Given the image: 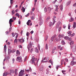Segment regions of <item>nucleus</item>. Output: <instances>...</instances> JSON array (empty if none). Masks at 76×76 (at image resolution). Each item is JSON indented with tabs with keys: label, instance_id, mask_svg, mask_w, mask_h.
Listing matches in <instances>:
<instances>
[{
	"label": "nucleus",
	"instance_id": "24",
	"mask_svg": "<svg viewBox=\"0 0 76 76\" xmlns=\"http://www.w3.org/2000/svg\"><path fill=\"white\" fill-rule=\"evenodd\" d=\"M63 6L61 5L60 6V9L61 11H62V10H63Z\"/></svg>",
	"mask_w": 76,
	"mask_h": 76
},
{
	"label": "nucleus",
	"instance_id": "1",
	"mask_svg": "<svg viewBox=\"0 0 76 76\" xmlns=\"http://www.w3.org/2000/svg\"><path fill=\"white\" fill-rule=\"evenodd\" d=\"M37 58L32 57L30 61V63H31V64H33L34 63L35 64V61H37Z\"/></svg>",
	"mask_w": 76,
	"mask_h": 76
},
{
	"label": "nucleus",
	"instance_id": "60",
	"mask_svg": "<svg viewBox=\"0 0 76 76\" xmlns=\"http://www.w3.org/2000/svg\"><path fill=\"white\" fill-rule=\"evenodd\" d=\"M62 72L63 73L64 75H66V73H65V72H64V71H62Z\"/></svg>",
	"mask_w": 76,
	"mask_h": 76
},
{
	"label": "nucleus",
	"instance_id": "5",
	"mask_svg": "<svg viewBox=\"0 0 76 76\" xmlns=\"http://www.w3.org/2000/svg\"><path fill=\"white\" fill-rule=\"evenodd\" d=\"M25 72V70H22L19 72V76H23V75H24V73H23Z\"/></svg>",
	"mask_w": 76,
	"mask_h": 76
},
{
	"label": "nucleus",
	"instance_id": "13",
	"mask_svg": "<svg viewBox=\"0 0 76 76\" xmlns=\"http://www.w3.org/2000/svg\"><path fill=\"white\" fill-rule=\"evenodd\" d=\"M56 37V35H54L53 36H52L51 37V40H52V41H53L54 40V38H55V37Z\"/></svg>",
	"mask_w": 76,
	"mask_h": 76
},
{
	"label": "nucleus",
	"instance_id": "28",
	"mask_svg": "<svg viewBox=\"0 0 76 76\" xmlns=\"http://www.w3.org/2000/svg\"><path fill=\"white\" fill-rule=\"evenodd\" d=\"M11 12H12V15H14V14H15V10H12V11Z\"/></svg>",
	"mask_w": 76,
	"mask_h": 76
},
{
	"label": "nucleus",
	"instance_id": "16",
	"mask_svg": "<svg viewBox=\"0 0 76 76\" xmlns=\"http://www.w3.org/2000/svg\"><path fill=\"white\" fill-rule=\"evenodd\" d=\"M48 12L50 13V11H51V9H53V8H51L50 7H48Z\"/></svg>",
	"mask_w": 76,
	"mask_h": 76
},
{
	"label": "nucleus",
	"instance_id": "22",
	"mask_svg": "<svg viewBox=\"0 0 76 76\" xmlns=\"http://www.w3.org/2000/svg\"><path fill=\"white\" fill-rule=\"evenodd\" d=\"M55 6L56 7V9L55 10V11H56V12H57L58 9V6L57 5H55Z\"/></svg>",
	"mask_w": 76,
	"mask_h": 76
},
{
	"label": "nucleus",
	"instance_id": "29",
	"mask_svg": "<svg viewBox=\"0 0 76 76\" xmlns=\"http://www.w3.org/2000/svg\"><path fill=\"white\" fill-rule=\"evenodd\" d=\"M49 19H50V17H47V19L46 20V22H47V21H48V20Z\"/></svg>",
	"mask_w": 76,
	"mask_h": 76
},
{
	"label": "nucleus",
	"instance_id": "11",
	"mask_svg": "<svg viewBox=\"0 0 76 76\" xmlns=\"http://www.w3.org/2000/svg\"><path fill=\"white\" fill-rule=\"evenodd\" d=\"M54 18L53 19V24L55 23V22H56V21L55 20H56L55 18H56V16H53Z\"/></svg>",
	"mask_w": 76,
	"mask_h": 76
},
{
	"label": "nucleus",
	"instance_id": "4",
	"mask_svg": "<svg viewBox=\"0 0 76 76\" xmlns=\"http://www.w3.org/2000/svg\"><path fill=\"white\" fill-rule=\"evenodd\" d=\"M16 61H19V62H22V56L18 57L17 58Z\"/></svg>",
	"mask_w": 76,
	"mask_h": 76
},
{
	"label": "nucleus",
	"instance_id": "49",
	"mask_svg": "<svg viewBox=\"0 0 76 76\" xmlns=\"http://www.w3.org/2000/svg\"><path fill=\"white\" fill-rule=\"evenodd\" d=\"M42 62H43V63H46V62H47V61H44V60H42Z\"/></svg>",
	"mask_w": 76,
	"mask_h": 76
},
{
	"label": "nucleus",
	"instance_id": "39",
	"mask_svg": "<svg viewBox=\"0 0 76 76\" xmlns=\"http://www.w3.org/2000/svg\"><path fill=\"white\" fill-rule=\"evenodd\" d=\"M64 38L65 39H69V37H67V36H65L64 37Z\"/></svg>",
	"mask_w": 76,
	"mask_h": 76
},
{
	"label": "nucleus",
	"instance_id": "27",
	"mask_svg": "<svg viewBox=\"0 0 76 76\" xmlns=\"http://www.w3.org/2000/svg\"><path fill=\"white\" fill-rule=\"evenodd\" d=\"M21 10H22L23 12H25V9L23 7Z\"/></svg>",
	"mask_w": 76,
	"mask_h": 76
},
{
	"label": "nucleus",
	"instance_id": "25",
	"mask_svg": "<svg viewBox=\"0 0 76 76\" xmlns=\"http://www.w3.org/2000/svg\"><path fill=\"white\" fill-rule=\"evenodd\" d=\"M71 33H72V31H68V34H69V36H71V35H72V34Z\"/></svg>",
	"mask_w": 76,
	"mask_h": 76
},
{
	"label": "nucleus",
	"instance_id": "31",
	"mask_svg": "<svg viewBox=\"0 0 76 76\" xmlns=\"http://www.w3.org/2000/svg\"><path fill=\"white\" fill-rule=\"evenodd\" d=\"M55 50H56V48H54L53 50L52 53H54V51Z\"/></svg>",
	"mask_w": 76,
	"mask_h": 76
},
{
	"label": "nucleus",
	"instance_id": "37",
	"mask_svg": "<svg viewBox=\"0 0 76 76\" xmlns=\"http://www.w3.org/2000/svg\"><path fill=\"white\" fill-rule=\"evenodd\" d=\"M34 51V48H32L30 50V53H32Z\"/></svg>",
	"mask_w": 76,
	"mask_h": 76
},
{
	"label": "nucleus",
	"instance_id": "36",
	"mask_svg": "<svg viewBox=\"0 0 76 76\" xmlns=\"http://www.w3.org/2000/svg\"><path fill=\"white\" fill-rule=\"evenodd\" d=\"M61 43L62 45H64L65 44V43L64 42V40H62Z\"/></svg>",
	"mask_w": 76,
	"mask_h": 76
},
{
	"label": "nucleus",
	"instance_id": "51",
	"mask_svg": "<svg viewBox=\"0 0 76 76\" xmlns=\"http://www.w3.org/2000/svg\"><path fill=\"white\" fill-rule=\"evenodd\" d=\"M34 19H35V17H34L33 16H32L31 17V20H34Z\"/></svg>",
	"mask_w": 76,
	"mask_h": 76
},
{
	"label": "nucleus",
	"instance_id": "7",
	"mask_svg": "<svg viewBox=\"0 0 76 76\" xmlns=\"http://www.w3.org/2000/svg\"><path fill=\"white\" fill-rule=\"evenodd\" d=\"M16 52V50L15 49H12V50L10 49L8 50V53H13Z\"/></svg>",
	"mask_w": 76,
	"mask_h": 76
},
{
	"label": "nucleus",
	"instance_id": "55",
	"mask_svg": "<svg viewBox=\"0 0 76 76\" xmlns=\"http://www.w3.org/2000/svg\"><path fill=\"white\" fill-rule=\"evenodd\" d=\"M12 35L13 37H15V34L14 33H12Z\"/></svg>",
	"mask_w": 76,
	"mask_h": 76
},
{
	"label": "nucleus",
	"instance_id": "56",
	"mask_svg": "<svg viewBox=\"0 0 76 76\" xmlns=\"http://www.w3.org/2000/svg\"><path fill=\"white\" fill-rule=\"evenodd\" d=\"M12 18L14 20H16V17H13Z\"/></svg>",
	"mask_w": 76,
	"mask_h": 76
},
{
	"label": "nucleus",
	"instance_id": "57",
	"mask_svg": "<svg viewBox=\"0 0 76 76\" xmlns=\"http://www.w3.org/2000/svg\"><path fill=\"white\" fill-rule=\"evenodd\" d=\"M66 25H63V28H64V29H65L66 28Z\"/></svg>",
	"mask_w": 76,
	"mask_h": 76
},
{
	"label": "nucleus",
	"instance_id": "9",
	"mask_svg": "<svg viewBox=\"0 0 76 76\" xmlns=\"http://www.w3.org/2000/svg\"><path fill=\"white\" fill-rule=\"evenodd\" d=\"M13 21H14V20H12V18H11L10 20L9 21V23L10 25H11V24H12V22H13Z\"/></svg>",
	"mask_w": 76,
	"mask_h": 76
},
{
	"label": "nucleus",
	"instance_id": "46",
	"mask_svg": "<svg viewBox=\"0 0 76 76\" xmlns=\"http://www.w3.org/2000/svg\"><path fill=\"white\" fill-rule=\"evenodd\" d=\"M75 33H73L72 34H71V37H73V36H75Z\"/></svg>",
	"mask_w": 76,
	"mask_h": 76
},
{
	"label": "nucleus",
	"instance_id": "20",
	"mask_svg": "<svg viewBox=\"0 0 76 76\" xmlns=\"http://www.w3.org/2000/svg\"><path fill=\"white\" fill-rule=\"evenodd\" d=\"M35 52L37 53H39V51H38V49H37V48H36L35 49Z\"/></svg>",
	"mask_w": 76,
	"mask_h": 76
},
{
	"label": "nucleus",
	"instance_id": "43",
	"mask_svg": "<svg viewBox=\"0 0 76 76\" xmlns=\"http://www.w3.org/2000/svg\"><path fill=\"white\" fill-rule=\"evenodd\" d=\"M64 62V60H62L61 61V65H63V62Z\"/></svg>",
	"mask_w": 76,
	"mask_h": 76
},
{
	"label": "nucleus",
	"instance_id": "8",
	"mask_svg": "<svg viewBox=\"0 0 76 76\" xmlns=\"http://www.w3.org/2000/svg\"><path fill=\"white\" fill-rule=\"evenodd\" d=\"M10 74L11 75L12 73L13 74H14L15 72L14 71V70L12 69L10 70Z\"/></svg>",
	"mask_w": 76,
	"mask_h": 76
},
{
	"label": "nucleus",
	"instance_id": "53",
	"mask_svg": "<svg viewBox=\"0 0 76 76\" xmlns=\"http://www.w3.org/2000/svg\"><path fill=\"white\" fill-rule=\"evenodd\" d=\"M29 70L30 72H31L32 71V69H31V67H29Z\"/></svg>",
	"mask_w": 76,
	"mask_h": 76
},
{
	"label": "nucleus",
	"instance_id": "17",
	"mask_svg": "<svg viewBox=\"0 0 76 76\" xmlns=\"http://www.w3.org/2000/svg\"><path fill=\"white\" fill-rule=\"evenodd\" d=\"M59 40L58 39V37L56 38L55 39V41L56 42H58V41H59Z\"/></svg>",
	"mask_w": 76,
	"mask_h": 76
},
{
	"label": "nucleus",
	"instance_id": "50",
	"mask_svg": "<svg viewBox=\"0 0 76 76\" xmlns=\"http://www.w3.org/2000/svg\"><path fill=\"white\" fill-rule=\"evenodd\" d=\"M61 27H60L58 28V31H61Z\"/></svg>",
	"mask_w": 76,
	"mask_h": 76
},
{
	"label": "nucleus",
	"instance_id": "58",
	"mask_svg": "<svg viewBox=\"0 0 76 76\" xmlns=\"http://www.w3.org/2000/svg\"><path fill=\"white\" fill-rule=\"evenodd\" d=\"M26 58H27V57H26L24 58V61H26Z\"/></svg>",
	"mask_w": 76,
	"mask_h": 76
},
{
	"label": "nucleus",
	"instance_id": "21",
	"mask_svg": "<svg viewBox=\"0 0 76 76\" xmlns=\"http://www.w3.org/2000/svg\"><path fill=\"white\" fill-rule=\"evenodd\" d=\"M60 37H61V35L60 34H59L58 37V40H59V41H60V40H61V38Z\"/></svg>",
	"mask_w": 76,
	"mask_h": 76
},
{
	"label": "nucleus",
	"instance_id": "10",
	"mask_svg": "<svg viewBox=\"0 0 76 76\" xmlns=\"http://www.w3.org/2000/svg\"><path fill=\"white\" fill-rule=\"evenodd\" d=\"M16 56H19L20 55V52L19 51V50H17L16 51Z\"/></svg>",
	"mask_w": 76,
	"mask_h": 76
},
{
	"label": "nucleus",
	"instance_id": "62",
	"mask_svg": "<svg viewBox=\"0 0 76 76\" xmlns=\"http://www.w3.org/2000/svg\"><path fill=\"white\" fill-rule=\"evenodd\" d=\"M12 30V27H11V28H9V32H10Z\"/></svg>",
	"mask_w": 76,
	"mask_h": 76
},
{
	"label": "nucleus",
	"instance_id": "42",
	"mask_svg": "<svg viewBox=\"0 0 76 76\" xmlns=\"http://www.w3.org/2000/svg\"><path fill=\"white\" fill-rule=\"evenodd\" d=\"M25 71L27 72L28 73L30 71H29V69H25Z\"/></svg>",
	"mask_w": 76,
	"mask_h": 76
},
{
	"label": "nucleus",
	"instance_id": "38",
	"mask_svg": "<svg viewBox=\"0 0 76 76\" xmlns=\"http://www.w3.org/2000/svg\"><path fill=\"white\" fill-rule=\"evenodd\" d=\"M48 38V35H46L45 40L47 41Z\"/></svg>",
	"mask_w": 76,
	"mask_h": 76
},
{
	"label": "nucleus",
	"instance_id": "15",
	"mask_svg": "<svg viewBox=\"0 0 76 76\" xmlns=\"http://www.w3.org/2000/svg\"><path fill=\"white\" fill-rule=\"evenodd\" d=\"M76 23L75 22H74V24L73 25V29H75V28H76Z\"/></svg>",
	"mask_w": 76,
	"mask_h": 76
},
{
	"label": "nucleus",
	"instance_id": "47",
	"mask_svg": "<svg viewBox=\"0 0 76 76\" xmlns=\"http://www.w3.org/2000/svg\"><path fill=\"white\" fill-rule=\"evenodd\" d=\"M15 42V43H17L18 42V41H17V39H15L14 40Z\"/></svg>",
	"mask_w": 76,
	"mask_h": 76
},
{
	"label": "nucleus",
	"instance_id": "2",
	"mask_svg": "<svg viewBox=\"0 0 76 76\" xmlns=\"http://www.w3.org/2000/svg\"><path fill=\"white\" fill-rule=\"evenodd\" d=\"M71 48H73L72 51L73 52H76V45H72L71 46Z\"/></svg>",
	"mask_w": 76,
	"mask_h": 76
},
{
	"label": "nucleus",
	"instance_id": "45",
	"mask_svg": "<svg viewBox=\"0 0 76 76\" xmlns=\"http://www.w3.org/2000/svg\"><path fill=\"white\" fill-rule=\"evenodd\" d=\"M68 28L69 29H70V24H68Z\"/></svg>",
	"mask_w": 76,
	"mask_h": 76
},
{
	"label": "nucleus",
	"instance_id": "63",
	"mask_svg": "<svg viewBox=\"0 0 76 76\" xmlns=\"http://www.w3.org/2000/svg\"><path fill=\"white\" fill-rule=\"evenodd\" d=\"M73 6H74V7L75 6H76V3H75L73 5Z\"/></svg>",
	"mask_w": 76,
	"mask_h": 76
},
{
	"label": "nucleus",
	"instance_id": "54",
	"mask_svg": "<svg viewBox=\"0 0 76 76\" xmlns=\"http://www.w3.org/2000/svg\"><path fill=\"white\" fill-rule=\"evenodd\" d=\"M10 58V57L9 56H7V60H9Z\"/></svg>",
	"mask_w": 76,
	"mask_h": 76
},
{
	"label": "nucleus",
	"instance_id": "12",
	"mask_svg": "<svg viewBox=\"0 0 76 76\" xmlns=\"http://www.w3.org/2000/svg\"><path fill=\"white\" fill-rule=\"evenodd\" d=\"M76 64V62H74L73 61H71V65H72V66H73L74 64Z\"/></svg>",
	"mask_w": 76,
	"mask_h": 76
},
{
	"label": "nucleus",
	"instance_id": "41",
	"mask_svg": "<svg viewBox=\"0 0 76 76\" xmlns=\"http://www.w3.org/2000/svg\"><path fill=\"white\" fill-rule=\"evenodd\" d=\"M30 35V33L28 32H27L26 34V36H29Z\"/></svg>",
	"mask_w": 76,
	"mask_h": 76
},
{
	"label": "nucleus",
	"instance_id": "40",
	"mask_svg": "<svg viewBox=\"0 0 76 76\" xmlns=\"http://www.w3.org/2000/svg\"><path fill=\"white\" fill-rule=\"evenodd\" d=\"M60 26V24H58L56 26V28H58V27H59V26Z\"/></svg>",
	"mask_w": 76,
	"mask_h": 76
},
{
	"label": "nucleus",
	"instance_id": "52",
	"mask_svg": "<svg viewBox=\"0 0 76 76\" xmlns=\"http://www.w3.org/2000/svg\"><path fill=\"white\" fill-rule=\"evenodd\" d=\"M37 46H38V48H39V50H40V46H39V44H38L37 45Z\"/></svg>",
	"mask_w": 76,
	"mask_h": 76
},
{
	"label": "nucleus",
	"instance_id": "32",
	"mask_svg": "<svg viewBox=\"0 0 76 76\" xmlns=\"http://www.w3.org/2000/svg\"><path fill=\"white\" fill-rule=\"evenodd\" d=\"M48 45L47 44H46V47H45V49L46 50H48Z\"/></svg>",
	"mask_w": 76,
	"mask_h": 76
},
{
	"label": "nucleus",
	"instance_id": "26",
	"mask_svg": "<svg viewBox=\"0 0 76 76\" xmlns=\"http://www.w3.org/2000/svg\"><path fill=\"white\" fill-rule=\"evenodd\" d=\"M7 48L6 47V45H4V50L5 51H6Z\"/></svg>",
	"mask_w": 76,
	"mask_h": 76
},
{
	"label": "nucleus",
	"instance_id": "6",
	"mask_svg": "<svg viewBox=\"0 0 76 76\" xmlns=\"http://www.w3.org/2000/svg\"><path fill=\"white\" fill-rule=\"evenodd\" d=\"M32 47V43L31 42H30L29 43V45H28L27 46V48L28 50V51H29V48H31Z\"/></svg>",
	"mask_w": 76,
	"mask_h": 76
},
{
	"label": "nucleus",
	"instance_id": "19",
	"mask_svg": "<svg viewBox=\"0 0 76 76\" xmlns=\"http://www.w3.org/2000/svg\"><path fill=\"white\" fill-rule=\"evenodd\" d=\"M54 25V22H53V23L52 22H50L49 23V26H53Z\"/></svg>",
	"mask_w": 76,
	"mask_h": 76
},
{
	"label": "nucleus",
	"instance_id": "3",
	"mask_svg": "<svg viewBox=\"0 0 76 76\" xmlns=\"http://www.w3.org/2000/svg\"><path fill=\"white\" fill-rule=\"evenodd\" d=\"M39 20H40L39 23V25H42V23H43L44 21H43V20H42V17H41V16H39Z\"/></svg>",
	"mask_w": 76,
	"mask_h": 76
},
{
	"label": "nucleus",
	"instance_id": "64",
	"mask_svg": "<svg viewBox=\"0 0 76 76\" xmlns=\"http://www.w3.org/2000/svg\"><path fill=\"white\" fill-rule=\"evenodd\" d=\"M12 61H13V63L15 61V59L13 58L12 59Z\"/></svg>",
	"mask_w": 76,
	"mask_h": 76
},
{
	"label": "nucleus",
	"instance_id": "59",
	"mask_svg": "<svg viewBox=\"0 0 76 76\" xmlns=\"http://www.w3.org/2000/svg\"><path fill=\"white\" fill-rule=\"evenodd\" d=\"M65 60L67 62H68V59H67V58H66L65 59Z\"/></svg>",
	"mask_w": 76,
	"mask_h": 76
},
{
	"label": "nucleus",
	"instance_id": "44",
	"mask_svg": "<svg viewBox=\"0 0 76 76\" xmlns=\"http://www.w3.org/2000/svg\"><path fill=\"white\" fill-rule=\"evenodd\" d=\"M21 41H22L23 42H24L25 41V40H24V39L23 38H22L21 39Z\"/></svg>",
	"mask_w": 76,
	"mask_h": 76
},
{
	"label": "nucleus",
	"instance_id": "35",
	"mask_svg": "<svg viewBox=\"0 0 76 76\" xmlns=\"http://www.w3.org/2000/svg\"><path fill=\"white\" fill-rule=\"evenodd\" d=\"M15 15H16V16H18V18H20V15H19V14H18V13H16Z\"/></svg>",
	"mask_w": 76,
	"mask_h": 76
},
{
	"label": "nucleus",
	"instance_id": "33",
	"mask_svg": "<svg viewBox=\"0 0 76 76\" xmlns=\"http://www.w3.org/2000/svg\"><path fill=\"white\" fill-rule=\"evenodd\" d=\"M71 2V1H69L66 4L67 6H69V5L70 4Z\"/></svg>",
	"mask_w": 76,
	"mask_h": 76
},
{
	"label": "nucleus",
	"instance_id": "61",
	"mask_svg": "<svg viewBox=\"0 0 76 76\" xmlns=\"http://www.w3.org/2000/svg\"><path fill=\"white\" fill-rule=\"evenodd\" d=\"M6 34L7 35L9 34V32L8 31H7L6 32Z\"/></svg>",
	"mask_w": 76,
	"mask_h": 76
},
{
	"label": "nucleus",
	"instance_id": "23",
	"mask_svg": "<svg viewBox=\"0 0 76 76\" xmlns=\"http://www.w3.org/2000/svg\"><path fill=\"white\" fill-rule=\"evenodd\" d=\"M73 44H74V41H71L70 44V45H71H71H73Z\"/></svg>",
	"mask_w": 76,
	"mask_h": 76
},
{
	"label": "nucleus",
	"instance_id": "14",
	"mask_svg": "<svg viewBox=\"0 0 76 76\" xmlns=\"http://www.w3.org/2000/svg\"><path fill=\"white\" fill-rule=\"evenodd\" d=\"M10 74V73L7 72L6 73H4L3 74V76H4V75H5V76H7V75H9Z\"/></svg>",
	"mask_w": 76,
	"mask_h": 76
},
{
	"label": "nucleus",
	"instance_id": "30",
	"mask_svg": "<svg viewBox=\"0 0 76 76\" xmlns=\"http://www.w3.org/2000/svg\"><path fill=\"white\" fill-rule=\"evenodd\" d=\"M44 10L45 12H47V10H48V8L46 7H45L44 9Z\"/></svg>",
	"mask_w": 76,
	"mask_h": 76
},
{
	"label": "nucleus",
	"instance_id": "18",
	"mask_svg": "<svg viewBox=\"0 0 76 76\" xmlns=\"http://www.w3.org/2000/svg\"><path fill=\"white\" fill-rule=\"evenodd\" d=\"M31 20H29L27 23V25L28 26H29V23H31Z\"/></svg>",
	"mask_w": 76,
	"mask_h": 76
},
{
	"label": "nucleus",
	"instance_id": "34",
	"mask_svg": "<svg viewBox=\"0 0 76 76\" xmlns=\"http://www.w3.org/2000/svg\"><path fill=\"white\" fill-rule=\"evenodd\" d=\"M49 62L50 63L52 64V65H53V61H51V59H50V60H49Z\"/></svg>",
	"mask_w": 76,
	"mask_h": 76
},
{
	"label": "nucleus",
	"instance_id": "48",
	"mask_svg": "<svg viewBox=\"0 0 76 76\" xmlns=\"http://www.w3.org/2000/svg\"><path fill=\"white\" fill-rule=\"evenodd\" d=\"M10 0V3L11 4H13V1L14 0Z\"/></svg>",
	"mask_w": 76,
	"mask_h": 76
}]
</instances>
